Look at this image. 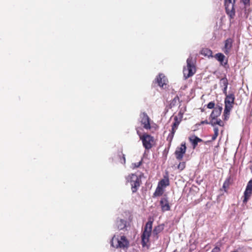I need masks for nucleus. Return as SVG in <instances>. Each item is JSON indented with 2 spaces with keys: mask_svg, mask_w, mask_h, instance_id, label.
Listing matches in <instances>:
<instances>
[{
  "mask_svg": "<svg viewBox=\"0 0 252 252\" xmlns=\"http://www.w3.org/2000/svg\"><path fill=\"white\" fill-rule=\"evenodd\" d=\"M153 223V219L150 218L144 226V230L141 235V243L143 247L146 246L149 242V238L152 233Z\"/></svg>",
  "mask_w": 252,
  "mask_h": 252,
  "instance_id": "1",
  "label": "nucleus"
},
{
  "mask_svg": "<svg viewBox=\"0 0 252 252\" xmlns=\"http://www.w3.org/2000/svg\"><path fill=\"white\" fill-rule=\"evenodd\" d=\"M187 66L183 69L184 76L186 79L191 77L196 72V66L192 57L187 59Z\"/></svg>",
  "mask_w": 252,
  "mask_h": 252,
  "instance_id": "2",
  "label": "nucleus"
},
{
  "mask_svg": "<svg viewBox=\"0 0 252 252\" xmlns=\"http://www.w3.org/2000/svg\"><path fill=\"white\" fill-rule=\"evenodd\" d=\"M111 245L116 248L125 249L129 246V241L125 236H114L111 240Z\"/></svg>",
  "mask_w": 252,
  "mask_h": 252,
  "instance_id": "3",
  "label": "nucleus"
},
{
  "mask_svg": "<svg viewBox=\"0 0 252 252\" xmlns=\"http://www.w3.org/2000/svg\"><path fill=\"white\" fill-rule=\"evenodd\" d=\"M126 184L128 183L130 184L132 192H136L140 185V178L137 175L131 174L126 176Z\"/></svg>",
  "mask_w": 252,
  "mask_h": 252,
  "instance_id": "4",
  "label": "nucleus"
},
{
  "mask_svg": "<svg viewBox=\"0 0 252 252\" xmlns=\"http://www.w3.org/2000/svg\"><path fill=\"white\" fill-rule=\"evenodd\" d=\"M143 147L146 150L151 149L155 144V138L153 136L147 133H144L140 137Z\"/></svg>",
  "mask_w": 252,
  "mask_h": 252,
  "instance_id": "5",
  "label": "nucleus"
},
{
  "mask_svg": "<svg viewBox=\"0 0 252 252\" xmlns=\"http://www.w3.org/2000/svg\"><path fill=\"white\" fill-rule=\"evenodd\" d=\"M235 0H224L225 11L230 19H234L235 16Z\"/></svg>",
  "mask_w": 252,
  "mask_h": 252,
  "instance_id": "6",
  "label": "nucleus"
},
{
  "mask_svg": "<svg viewBox=\"0 0 252 252\" xmlns=\"http://www.w3.org/2000/svg\"><path fill=\"white\" fill-rule=\"evenodd\" d=\"M187 150L186 143H182L180 147H177L174 154L176 159L178 160H182Z\"/></svg>",
  "mask_w": 252,
  "mask_h": 252,
  "instance_id": "7",
  "label": "nucleus"
},
{
  "mask_svg": "<svg viewBox=\"0 0 252 252\" xmlns=\"http://www.w3.org/2000/svg\"><path fill=\"white\" fill-rule=\"evenodd\" d=\"M140 123L146 129H150L151 125L150 123V118L145 112L142 113L140 115Z\"/></svg>",
  "mask_w": 252,
  "mask_h": 252,
  "instance_id": "8",
  "label": "nucleus"
},
{
  "mask_svg": "<svg viewBox=\"0 0 252 252\" xmlns=\"http://www.w3.org/2000/svg\"><path fill=\"white\" fill-rule=\"evenodd\" d=\"M233 42L234 40L232 38H228L224 41V46L222 50L225 55L229 54L231 51Z\"/></svg>",
  "mask_w": 252,
  "mask_h": 252,
  "instance_id": "9",
  "label": "nucleus"
},
{
  "mask_svg": "<svg viewBox=\"0 0 252 252\" xmlns=\"http://www.w3.org/2000/svg\"><path fill=\"white\" fill-rule=\"evenodd\" d=\"M252 193V179L248 182L244 192L243 203H246L249 199Z\"/></svg>",
  "mask_w": 252,
  "mask_h": 252,
  "instance_id": "10",
  "label": "nucleus"
},
{
  "mask_svg": "<svg viewBox=\"0 0 252 252\" xmlns=\"http://www.w3.org/2000/svg\"><path fill=\"white\" fill-rule=\"evenodd\" d=\"M235 95L234 93L229 94L228 95L225 96L224 99V107H227L232 108L235 100Z\"/></svg>",
  "mask_w": 252,
  "mask_h": 252,
  "instance_id": "11",
  "label": "nucleus"
},
{
  "mask_svg": "<svg viewBox=\"0 0 252 252\" xmlns=\"http://www.w3.org/2000/svg\"><path fill=\"white\" fill-rule=\"evenodd\" d=\"M155 82L160 87L164 88V86H166L168 81L163 74L160 73L157 76Z\"/></svg>",
  "mask_w": 252,
  "mask_h": 252,
  "instance_id": "12",
  "label": "nucleus"
},
{
  "mask_svg": "<svg viewBox=\"0 0 252 252\" xmlns=\"http://www.w3.org/2000/svg\"><path fill=\"white\" fill-rule=\"evenodd\" d=\"M215 58L220 62V64L224 67L228 65V60L225 59V56L221 53L216 54L214 56Z\"/></svg>",
  "mask_w": 252,
  "mask_h": 252,
  "instance_id": "13",
  "label": "nucleus"
},
{
  "mask_svg": "<svg viewBox=\"0 0 252 252\" xmlns=\"http://www.w3.org/2000/svg\"><path fill=\"white\" fill-rule=\"evenodd\" d=\"M222 108L220 106H217L215 107L213 111L212 112L210 118V119H216L221 114Z\"/></svg>",
  "mask_w": 252,
  "mask_h": 252,
  "instance_id": "14",
  "label": "nucleus"
},
{
  "mask_svg": "<svg viewBox=\"0 0 252 252\" xmlns=\"http://www.w3.org/2000/svg\"><path fill=\"white\" fill-rule=\"evenodd\" d=\"M160 204L162 211H169L170 207L168 201L166 198H162L160 201Z\"/></svg>",
  "mask_w": 252,
  "mask_h": 252,
  "instance_id": "15",
  "label": "nucleus"
},
{
  "mask_svg": "<svg viewBox=\"0 0 252 252\" xmlns=\"http://www.w3.org/2000/svg\"><path fill=\"white\" fill-rule=\"evenodd\" d=\"M189 141L191 142L193 149L196 148L198 142H201L203 141L202 139L197 137L195 135H192L189 137Z\"/></svg>",
  "mask_w": 252,
  "mask_h": 252,
  "instance_id": "16",
  "label": "nucleus"
},
{
  "mask_svg": "<svg viewBox=\"0 0 252 252\" xmlns=\"http://www.w3.org/2000/svg\"><path fill=\"white\" fill-rule=\"evenodd\" d=\"M170 185V181L168 176H164L163 178L159 181L158 185L163 188H165Z\"/></svg>",
  "mask_w": 252,
  "mask_h": 252,
  "instance_id": "17",
  "label": "nucleus"
},
{
  "mask_svg": "<svg viewBox=\"0 0 252 252\" xmlns=\"http://www.w3.org/2000/svg\"><path fill=\"white\" fill-rule=\"evenodd\" d=\"M126 221L123 219H117L116 226L119 230H123L126 227Z\"/></svg>",
  "mask_w": 252,
  "mask_h": 252,
  "instance_id": "18",
  "label": "nucleus"
},
{
  "mask_svg": "<svg viewBox=\"0 0 252 252\" xmlns=\"http://www.w3.org/2000/svg\"><path fill=\"white\" fill-rule=\"evenodd\" d=\"M164 225L163 224H159L155 226L153 230L154 236H156L158 238V235L164 229Z\"/></svg>",
  "mask_w": 252,
  "mask_h": 252,
  "instance_id": "19",
  "label": "nucleus"
},
{
  "mask_svg": "<svg viewBox=\"0 0 252 252\" xmlns=\"http://www.w3.org/2000/svg\"><path fill=\"white\" fill-rule=\"evenodd\" d=\"M200 54L205 57H207L208 58L209 57H213V52H212V51L211 50H210V49H208V48H203L201 51H200Z\"/></svg>",
  "mask_w": 252,
  "mask_h": 252,
  "instance_id": "20",
  "label": "nucleus"
},
{
  "mask_svg": "<svg viewBox=\"0 0 252 252\" xmlns=\"http://www.w3.org/2000/svg\"><path fill=\"white\" fill-rule=\"evenodd\" d=\"M117 158L118 160H119V162L121 163L122 164H125L126 163V158L125 156L123 154L122 150H120L118 151V154H117Z\"/></svg>",
  "mask_w": 252,
  "mask_h": 252,
  "instance_id": "21",
  "label": "nucleus"
},
{
  "mask_svg": "<svg viewBox=\"0 0 252 252\" xmlns=\"http://www.w3.org/2000/svg\"><path fill=\"white\" fill-rule=\"evenodd\" d=\"M209 124L211 125L212 126H215V125H218L220 126H224L223 123L220 119L216 120V119H211Z\"/></svg>",
  "mask_w": 252,
  "mask_h": 252,
  "instance_id": "22",
  "label": "nucleus"
},
{
  "mask_svg": "<svg viewBox=\"0 0 252 252\" xmlns=\"http://www.w3.org/2000/svg\"><path fill=\"white\" fill-rule=\"evenodd\" d=\"M163 188L158 185L155 192L154 193V196H160L163 193Z\"/></svg>",
  "mask_w": 252,
  "mask_h": 252,
  "instance_id": "23",
  "label": "nucleus"
},
{
  "mask_svg": "<svg viewBox=\"0 0 252 252\" xmlns=\"http://www.w3.org/2000/svg\"><path fill=\"white\" fill-rule=\"evenodd\" d=\"M177 129L171 128V130H170V133L168 134L167 137V141L169 142V145H171V143L173 139L175 133L176 132Z\"/></svg>",
  "mask_w": 252,
  "mask_h": 252,
  "instance_id": "24",
  "label": "nucleus"
},
{
  "mask_svg": "<svg viewBox=\"0 0 252 252\" xmlns=\"http://www.w3.org/2000/svg\"><path fill=\"white\" fill-rule=\"evenodd\" d=\"M232 109V108H227V107H224V110L223 114V116L224 117L223 120L224 121H227L228 120V119L229 118L230 112Z\"/></svg>",
  "mask_w": 252,
  "mask_h": 252,
  "instance_id": "25",
  "label": "nucleus"
},
{
  "mask_svg": "<svg viewBox=\"0 0 252 252\" xmlns=\"http://www.w3.org/2000/svg\"><path fill=\"white\" fill-rule=\"evenodd\" d=\"M220 84L221 87L228 86V81L226 77H223L220 79Z\"/></svg>",
  "mask_w": 252,
  "mask_h": 252,
  "instance_id": "26",
  "label": "nucleus"
},
{
  "mask_svg": "<svg viewBox=\"0 0 252 252\" xmlns=\"http://www.w3.org/2000/svg\"><path fill=\"white\" fill-rule=\"evenodd\" d=\"M186 166V162H185V161L180 162L177 166V168L180 171H181L185 168Z\"/></svg>",
  "mask_w": 252,
  "mask_h": 252,
  "instance_id": "27",
  "label": "nucleus"
},
{
  "mask_svg": "<svg viewBox=\"0 0 252 252\" xmlns=\"http://www.w3.org/2000/svg\"><path fill=\"white\" fill-rule=\"evenodd\" d=\"M182 120L181 119V118H178V116H174L173 123L175 124H177V125H179Z\"/></svg>",
  "mask_w": 252,
  "mask_h": 252,
  "instance_id": "28",
  "label": "nucleus"
},
{
  "mask_svg": "<svg viewBox=\"0 0 252 252\" xmlns=\"http://www.w3.org/2000/svg\"><path fill=\"white\" fill-rule=\"evenodd\" d=\"M229 185V179L226 180L223 184V188L225 189L228 188Z\"/></svg>",
  "mask_w": 252,
  "mask_h": 252,
  "instance_id": "29",
  "label": "nucleus"
},
{
  "mask_svg": "<svg viewBox=\"0 0 252 252\" xmlns=\"http://www.w3.org/2000/svg\"><path fill=\"white\" fill-rule=\"evenodd\" d=\"M215 103L214 102L211 101L210 102L207 104V108L209 109H212L215 108Z\"/></svg>",
  "mask_w": 252,
  "mask_h": 252,
  "instance_id": "30",
  "label": "nucleus"
},
{
  "mask_svg": "<svg viewBox=\"0 0 252 252\" xmlns=\"http://www.w3.org/2000/svg\"><path fill=\"white\" fill-rule=\"evenodd\" d=\"M220 247L216 246L214 249H212L211 252H220Z\"/></svg>",
  "mask_w": 252,
  "mask_h": 252,
  "instance_id": "31",
  "label": "nucleus"
},
{
  "mask_svg": "<svg viewBox=\"0 0 252 252\" xmlns=\"http://www.w3.org/2000/svg\"><path fill=\"white\" fill-rule=\"evenodd\" d=\"M227 86L223 87V89H222V92L225 96L228 95V94L227 93Z\"/></svg>",
  "mask_w": 252,
  "mask_h": 252,
  "instance_id": "32",
  "label": "nucleus"
},
{
  "mask_svg": "<svg viewBox=\"0 0 252 252\" xmlns=\"http://www.w3.org/2000/svg\"><path fill=\"white\" fill-rule=\"evenodd\" d=\"M141 163H142L141 161H139L138 162L133 163V165L134 166V168H137V167H138L139 166H140V165H141Z\"/></svg>",
  "mask_w": 252,
  "mask_h": 252,
  "instance_id": "33",
  "label": "nucleus"
},
{
  "mask_svg": "<svg viewBox=\"0 0 252 252\" xmlns=\"http://www.w3.org/2000/svg\"><path fill=\"white\" fill-rule=\"evenodd\" d=\"M204 124H209V122L207 120L202 121L200 122V124H198V125L200 126Z\"/></svg>",
  "mask_w": 252,
  "mask_h": 252,
  "instance_id": "34",
  "label": "nucleus"
},
{
  "mask_svg": "<svg viewBox=\"0 0 252 252\" xmlns=\"http://www.w3.org/2000/svg\"><path fill=\"white\" fill-rule=\"evenodd\" d=\"M218 135H219V133H214V135L212 136V141L215 140L216 139V138H217Z\"/></svg>",
  "mask_w": 252,
  "mask_h": 252,
  "instance_id": "35",
  "label": "nucleus"
},
{
  "mask_svg": "<svg viewBox=\"0 0 252 252\" xmlns=\"http://www.w3.org/2000/svg\"><path fill=\"white\" fill-rule=\"evenodd\" d=\"M177 116H178V118H181V119L182 120L183 117V113L181 111H180Z\"/></svg>",
  "mask_w": 252,
  "mask_h": 252,
  "instance_id": "36",
  "label": "nucleus"
},
{
  "mask_svg": "<svg viewBox=\"0 0 252 252\" xmlns=\"http://www.w3.org/2000/svg\"><path fill=\"white\" fill-rule=\"evenodd\" d=\"M245 5H249L250 0H242Z\"/></svg>",
  "mask_w": 252,
  "mask_h": 252,
  "instance_id": "37",
  "label": "nucleus"
},
{
  "mask_svg": "<svg viewBox=\"0 0 252 252\" xmlns=\"http://www.w3.org/2000/svg\"><path fill=\"white\" fill-rule=\"evenodd\" d=\"M178 126H179V125H177V124H175L173 123V124L172 125V128L175 129H177Z\"/></svg>",
  "mask_w": 252,
  "mask_h": 252,
  "instance_id": "38",
  "label": "nucleus"
},
{
  "mask_svg": "<svg viewBox=\"0 0 252 252\" xmlns=\"http://www.w3.org/2000/svg\"><path fill=\"white\" fill-rule=\"evenodd\" d=\"M136 131H137V134L139 136V138L140 139V137L142 136L143 134H141V133L139 131V130L138 128H136Z\"/></svg>",
  "mask_w": 252,
  "mask_h": 252,
  "instance_id": "39",
  "label": "nucleus"
},
{
  "mask_svg": "<svg viewBox=\"0 0 252 252\" xmlns=\"http://www.w3.org/2000/svg\"><path fill=\"white\" fill-rule=\"evenodd\" d=\"M219 130L218 127L214 126V133H219Z\"/></svg>",
  "mask_w": 252,
  "mask_h": 252,
  "instance_id": "40",
  "label": "nucleus"
},
{
  "mask_svg": "<svg viewBox=\"0 0 252 252\" xmlns=\"http://www.w3.org/2000/svg\"><path fill=\"white\" fill-rule=\"evenodd\" d=\"M173 252H178L177 250H174Z\"/></svg>",
  "mask_w": 252,
  "mask_h": 252,
  "instance_id": "41",
  "label": "nucleus"
}]
</instances>
